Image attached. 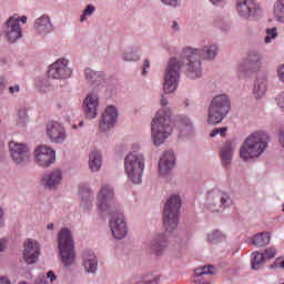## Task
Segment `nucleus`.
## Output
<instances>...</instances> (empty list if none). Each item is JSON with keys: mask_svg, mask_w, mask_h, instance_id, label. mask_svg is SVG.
Returning <instances> with one entry per match:
<instances>
[{"mask_svg": "<svg viewBox=\"0 0 284 284\" xmlns=\"http://www.w3.org/2000/svg\"><path fill=\"white\" fill-rule=\"evenodd\" d=\"M150 68V61L145 60L143 64V71L142 74H148V69Z\"/></svg>", "mask_w": 284, "mask_h": 284, "instance_id": "49530a36", "label": "nucleus"}, {"mask_svg": "<svg viewBox=\"0 0 284 284\" xmlns=\"http://www.w3.org/2000/svg\"><path fill=\"white\" fill-rule=\"evenodd\" d=\"M0 284H12L10 283V280L6 276L0 277Z\"/></svg>", "mask_w": 284, "mask_h": 284, "instance_id": "3c124183", "label": "nucleus"}, {"mask_svg": "<svg viewBox=\"0 0 284 284\" xmlns=\"http://www.w3.org/2000/svg\"><path fill=\"white\" fill-rule=\"evenodd\" d=\"M231 109L230 98L226 94L214 97L209 106V123L211 125L221 123Z\"/></svg>", "mask_w": 284, "mask_h": 284, "instance_id": "39448f33", "label": "nucleus"}, {"mask_svg": "<svg viewBox=\"0 0 284 284\" xmlns=\"http://www.w3.org/2000/svg\"><path fill=\"white\" fill-rule=\"evenodd\" d=\"M118 116H119V111L116 110V106L114 105L106 106L99 123V128L101 132H108V130H112V128L116 125Z\"/></svg>", "mask_w": 284, "mask_h": 284, "instance_id": "4468645a", "label": "nucleus"}, {"mask_svg": "<svg viewBox=\"0 0 284 284\" xmlns=\"http://www.w3.org/2000/svg\"><path fill=\"white\" fill-rule=\"evenodd\" d=\"M274 14L280 23H284V0H277L275 2Z\"/></svg>", "mask_w": 284, "mask_h": 284, "instance_id": "2f4dec72", "label": "nucleus"}, {"mask_svg": "<svg viewBox=\"0 0 284 284\" xmlns=\"http://www.w3.org/2000/svg\"><path fill=\"white\" fill-rule=\"evenodd\" d=\"M39 243L34 240H27L24 242L23 260L27 265H32L39 261Z\"/></svg>", "mask_w": 284, "mask_h": 284, "instance_id": "f3484780", "label": "nucleus"}, {"mask_svg": "<svg viewBox=\"0 0 284 284\" xmlns=\"http://www.w3.org/2000/svg\"><path fill=\"white\" fill-rule=\"evenodd\" d=\"M80 194L82 196L81 206L89 209L92 203V193L90 189L80 186Z\"/></svg>", "mask_w": 284, "mask_h": 284, "instance_id": "7c9ffc66", "label": "nucleus"}, {"mask_svg": "<svg viewBox=\"0 0 284 284\" xmlns=\"http://www.w3.org/2000/svg\"><path fill=\"white\" fill-rule=\"evenodd\" d=\"M47 278H50L51 283H53L54 281H57V275L54 274V272L49 271L47 273Z\"/></svg>", "mask_w": 284, "mask_h": 284, "instance_id": "c03bdc74", "label": "nucleus"}, {"mask_svg": "<svg viewBox=\"0 0 284 284\" xmlns=\"http://www.w3.org/2000/svg\"><path fill=\"white\" fill-rule=\"evenodd\" d=\"M58 247L60 250V255L62 263L65 267L74 265L77 261V253L74 252V241L72 240V233L70 230L62 229L58 236Z\"/></svg>", "mask_w": 284, "mask_h": 284, "instance_id": "20e7f679", "label": "nucleus"}, {"mask_svg": "<svg viewBox=\"0 0 284 284\" xmlns=\"http://www.w3.org/2000/svg\"><path fill=\"white\" fill-rule=\"evenodd\" d=\"M124 61H139V55L134 51H128L123 55Z\"/></svg>", "mask_w": 284, "mask_h": 284, "instance_id": "4c0bfd02", "label": "nucleus"}, {"mask_svg": "<svg viewBox=\"0 0 284 284\" xmlns=\"http://www.w3.org/2000/svg\"><path fill=\"white\" fill-rule=\"evenodd\" d=\"M263 263H265V255L258 252L253 253V261H252L253 270H260Z\"/></svg>", "mask_w": 284, "mask_h": 284, "instance_id": "72a5a7b5", "label": "nucleus"}, {"mask_svg": "<svg viewBox=\"0 0 284 284\" xmlns=\"http://www.w3.org/2000/svg\"><path fill=\"white\" fill-rule=\"evenodd\" d=\"M264 258H274L276 256V248L268 247L262 253Z\"/></svg>", "mask_w": 284, "mask_h": 284, "instance_id": "ea45409f", "label": "nucleus"}, {"mask_svg": "<svg viewBox=\"0 0 284 284\" xmlns=\"http://www.w3.org/2000/svg\"><path fill=\"white\" fill-rule=\"evenodd\" d=\"M270 144V135L265 131H257L246 138L240 149V156L244 161L258 159Z\"/></svg>", "mask_w": 284, "mask_h": 284, "instance_id": "f03ea898", "label": "nucleus"}, {"mask_svg": "<svg viewBox=\"0 0 284 284\" xmlns=\"http://www.w3.org/2000/svg\"><path fill=\"white\" fill-rule=\"evenodd\" d=\"M265 92H267V83L264 80H257L253 89L255 99L265 97Z\"/></svg>", "mask_w": 284, "mask_h": 284, "instance_id": "c756f323", "label": "nucleus"}, {"mask_svg": "<svg viewBox=\"0 0 284 284\" xmlns=\"http://www.w3.org/2000/svg\"><path fill=\"white\" fill-rule=\"evenodd\" d=\"M234 148H236V145L232 141L225 142L224 146L222 148L221 156H222V163L224 165H230L232 161V153L234 152Z\"/></svg>", "mask_w": 284, "mask_h": 284, "instance_id": "393cba45", "label": "nucleus"}, {"mask_svg": "<svg viewBox=\"0 0 284 284\" xmlns=\"http://www.w3.org/2000/svg\"><path fill=\"white\" fill-rule=\"evenodd\" d=\"M212 270H214L213 265L196 268L194 271V275L196 276V283H201V276H205V281H212Z\"/></svg>", "mask_w": 284, "mask_h": 284, "instance_id": "bb28decb", "label": "nucleus"}, {"mask_svg": "<svg viewBox=\"0 0 284 284\" xmlns=\"http://www.w3.org/2000/svg\"><path fill=\"white\" fill-rule=\"evenodd\" d=\"M36 284H48V277H45V275H39L36 280Z\"/></svg>", "mask_w": 284, "mask_h": 284, "instance_id": "37998d69", "label": "nucleus"}, {"mask_svg": "<svg viewBox=\"0 0 284 284\" xmlns=\"http://www.w3.org/2000/svg\"><path fill=\"white\" fill-rule=\"evenodd\" d=\"M227 133V128H220V129H215L211 132L210 136L214 138L217 134H220L221 136H225V134Z\"/></svg>", "mask_w": 284, "mask_h": 284, "instance_id": "a19ab883", "label": "nucleus"}, {"mask_svg": "<svg viewBox=\"0 0 284 284\" xmlns=\"http://www.w3.org/2000/svg\"><path fill=\"white\" fill-rule=\"evenodd\" d=\"M261 8L256 0H237L236 10L242 19H250V17H255Z\"/></svg>", "mask_w": 284, "mask_h": 284, "instance_id": "2eb2a0df", "label": "nucleus"}, {"mask_svg": "<svg viewBox=\"0 0 284 284\" xmlns=\"http://www.w3.org/2000/svg\"><path fill=\"white\" fill-rule=\"evenodd\" d=\"M213 6H219L223 0H210Z\"/></svg>", "mask_w": 284, "mask_h": 284, "instance_id": "5fc2aeb1", "label": "nucleus"}, {"mask_svg": "<svg viewBox=\"0 0 284 284\" xmlns=\"http://www.w3.org/2000/svg\"><path fill=\"white\" fill-rule=\"evenodd\" d=\"M110 227L114 239H125L128 234V226L123 213H114L110 220Z\"/></svg>", "mask_w": 284, "mask_h": 284, "instance_id": "ddd939ff", "label": "nucleus"}, {"mask_svg": "<svg viewBox=\"0 0 284 284\" xmlns=\"http://www.w3.org/2000/svg\"><path fill=\"white\" fill-rule=\"evenodd\" d=\"M94 12H97V8H94L92 4H88L80 17V21L82 23L83 21H88V17H92Z\"/></svg>", "mask_w": 284, "mask_h": 284, "instance_id": "c9c22d12", "label": "nucleus"}, {"mask_svg": "<svg viewBox=\"0 0 284 284\" xmlns=\"http://www.w3.org/2000/svg\"><path fill=\"white\" fill-rule=\"evenodd\" d=\"M219 52L216 44L204 47L201 52L199 49L186 48L182 52V60L172 58L165 70L163 90L170 94L176 90L181 77V65L186 64V77L189 79H199L201 77V59H214Z\"/></svg>", "mask_w": 284, "mask_h": 284, "instance_id": "f257e3e1", "label": "nucleus"}, {"mask_svg": "<svg viewBox=\"0 0 284 284\" xmlns=\"http://www.w3.org/2000/svg\"><path fill=\"white\" fill-rule=\"evenodd\" d=\"M47 136L52 143H63L67 139L65 128L59 122H49L47 124Z\"/></svg>", "mask_w": 284, "mask_h": 284, "instance_id": "dca6fc26", "label": "nucleus"}, {"mask_svg": "<svg viewBox=\"0 0 284 284\" xmlns=\"http://www.w3.org/2000/svg\"><path fill=\"white\" fill-rule=\"evenodd\" d=\"M164 6H171V8H176L179 6V0H161Z\"/></svg>", "mask_w": 284, "mask_h": 284, "instance_id": "79ce46f5", "label": "nucleus"}, {"mask_svg": "<svg viewBox=\"0 0 284 284\" xmlns=\"http://www.w3.org/2000/svg\"><path fill=\"white\" fill-rule=\"evenodd\" d=\"M172 111L160 109L151 123V135L154 145H162L165 139L172 134Z\"/></svg>", "mask_w": 284, "mask_h": 284, "instance_id": "7ed1b4c3", "label": "nucleus"}, {"mask_svg": "<svg viewBox=\"0 0 284 284\" xmlns=\"http://www.w3.org/2000/svg\"><path fill=\"white\" fill-rule=\"evenodd\" d=\"M61 181H63V173L61 170L55 169L43 178L42 183L45 187H49V190H54Z\"/></svg>", "mask_w": 284, "mask_h": 284, "instance_id": "4be33fe9", "label": "nucleus"}, {"mask_svg": "<svg viewBox=\"0 0 284 284\" xmlns=\"http://www.w3.org/2000/svg\"><path fill=\"white\" fill-rule=\"evenodd\" d=\"M6 79L0 78V92H3V90H6Z\"/></svg>", "mask_w": 284, "mask_h": 284, "instance_id": "09e8293b", "label": "nucleus"}, {"mask_svg": "<svg viewBox=\"0 0 284 284\" xmlns=\"http://www.w3.org/2000/svg\"><path fill=\"white\" fill-rule=\"evenodd\" d=\"M6 250V244L3 242H0V252H3Z\"/></svg>", "mask_w": 284, "mask_h": 284, "instance_id": "4d7b16f0", "label": "nucleus"}, {"mask_svg": "<svg viewBox=\"0 0 284 284\" xmlns=\"http://www.w3.org/2000/svg\"><path fill=\"white\" fill-rule=\"evenodd\" d=\"M210 281L211 280H205V276H201V282H196V275H195L194 284H211Z\"/></svg>", "mask_w": 284, "mask_h": 284, "instance_id": "a18cd8bd", "label": "nucleus"}, {"mask_svg": "<svg viewBox=\"0 0 284 284\" xmlns=\"http://www.w3.org/2000/svg\"><path fill=\"white\" fill-rule=\"evenodd\" d=\"M47 229H48V230H54V224H52V223L48 224V225H47Z\"/></svg>", "mask_w": 284, "mask_h": 284, "instance_id": "13d9d810", "label": "nucleus"}, {"mask_svg": "<svg viewBox=\"0 0 284 284\" xmlns=\"http://www.w3.org/2000/svg\"><path fill=\"white\" fill-rule=\"evenodd\" d=\"M206 201L211 207H216V205L221 207L225 203H230V195L221 191H211L207 193Z\"/></svg>", "mask_w": 284, "mask_h": 284, "instance_id": "aec40b11", "label": "nucleus"}, {"mask_svg": "<svg viewBox=\"0 0 284 284\" xmlns=\"http://www.w3.org/2000/svg\"><path fill=\"white\" fill-rule=\"evenodd\" d=\"M3 219V210L0 209V221Z\"/></svg>", "mask_w": 284, "mask_h": 284, "instance_id": "bf43d9fd", "label": "nucleus"}, {"mask_svg": "<svg viewBox=\"0 0 284 284\" xmlns=\"http://www.w3.org/2000/svg\"><path fill=\"white\" fill-rule=\"evenodd\" d=\"M36 161L41 168H50L54 163L57 155L50 146H38L34 151Z\"/></svg>", "mask_w": 284, "mask_h": 284, "instance_id": "f8f14e48", "label": "nucleus"}, {"mask_svg": "<svg viewBox=\"0 0 284 284\" xmlns=\"http://www.w3.org/2000/svg\"><path fill=\"white\" fill-rule=\"evenodd\" d=\"M278 105L280 108H284V94L278 98Z\"/></svg>", "mask_w": 284, "mask_h": 284, "instance_id": "603ef678", "label": "nucleus"}, {"mask_svg": "<svg viewBox=\"0 0 284 284\" xmlns=\"http://www.w3.org/2000/svg\"><path fill=\"white\" fill-rule=\"evenodd\" d=\"M73 130H77V125L75 124H73Z\"/></svg>", "mask_w": 284, "mask_h": 284, "instance_id": "052dcab7", "label": "nucleus"}, {"mask_svg": "<svg viewBox=\"0 0 284 284\" xmlns=\"http://www.w3.org/2000/svg\"><path fill=\"white\" fill-rule=\"evenodd\" d=\"M101 162H102L101 152L93 151L89 155V168H91L92 172H99V170H101Z\"/></svg>", "mask_w": 284, "mask_h": 284, "instance_id": "a878e982", "label": "nucleus"}, {"mask_svg": "<svg viewBox=\"0 0 284 284\" xmlns=\"http://www.w3.org/2000/svg\"><path fill=\"white\" fill-rule=\"evenodd\" d=\"M9 150L14 163H28L30 161V149L24 143L14 141L9 142Z\"/></svg>", "mask_w": 284, "mask_h": 284, "instance_id": "9d476101", "label": "nucleus"}, {"mask_svg": "<svg viewBox=\"0 0 284 284\" xmlns=\"http://www.w3.org/2000/svg\"><path fill=\"white\" fill-rule=\"evenodd\" d=\"M179 214H181V197L172 195L163 211V225L166 232H172L179 227Z\"/></svg>", "mask_w": 284, "mask_h": 284, "instance_id": "423d86ee", "label": "nucleus"}, {"mask_svg": "<svg viewBox=\"0 0 284 284\" xmlns=\"http://www.w3.org/2000/svg\"><path fill=\"white\" fill-rule=\"evenodd\" d=\"M6 34L10 43H14V41H18V39H21L22 32H21V26L19 24V17L13 16L9 18V20L7 21Z\"/></svg>", "mask_w": 284, "mask_h": 284, "instance_id": "a211bd4d", "label": "nucleus"}, {"mask_svg": "<svg viewBox=\"0 0 284 284\" xmlns=\"http://www.w3.org/2000/svg\"><path fill=\"white\" fill-rule=\"evenodd\" d=\"M271 241L270 233L264 232V233H257L256 235L253 236L252 243L256 247H265Z\"/></svg>", "mask_w": 284, "mask_h": 284, "instance_id": "cd10ccee", "label": "nucleus"}, {"mask_svg": "<svg viewBox=\"0 0 284 284\" xmlns=\"http://www.w3.org/2000/svg\"><path fill=\"white\" fill-rule=\"evenodd\" d=\"M166 248L168 237L165 236V234H158L151 243L150 251L152 252V254H156V256H160V254H163Z\"/></svg>", "mask_w": 284, "mask_h": 284, "instance_id": "5701e85b", "label": "nucleus"}, {"mask_svg": "<svg viewBox=\"0 0 284 284\" xmlns=\"http://www.w3.org/2000/svg\"><path fill=\"white\" fill-rule=\"evenodd\" d=\"M21 23H28V17L23 16L20 19Z\"/></svg>", "mask_w": 284, "mask_h": 284, "instance_id": "6e6d98bb", "label": "nucleus"}, {"mask_svg": "<svg viewBox=\"0 0 284 284\" xmlns=\"http://www.w3.org/2000/svg\"><path fill=\"white\" fill-rule=\"evenodd\" d=\"M263 59L258 51H250L248 55L237 65L236 72L239 77H247L250 72L256 70V64Z\"/></svg>", "mask_w": 284, "mask_h": 284, "instance_id": "1a4fd4ad", "label": "nucleus"}, {"mask_svg": "<svg viewBox=\"0 0 284 284\" xmlns=\"http://www.w3.org/2000/svg\"><path fill=\"white\" fill-rule=\"evenodd\" d=\"M114 201V187L110 184H103L97 195V206L100 212H112V202Z\"/></svg>", "mask_w": 284, "mask_h": 284, "instance_id": "6e6552de", "label": "nucleus"}, {"mask_svg": "<svg viewBox=\"0 0 284 284\" xmlns=\"http://www.w3.org/2000/svg\"><path fill=\"white\" fill-rule=\"evenodd\" d=\"M209 243H221L225 241V234H222L221 231L215 230L207 235Z\"/></svg>", "mask_w": 284, "mask_h": 284, "instance_id": "f704fd0d", "label": "nucleus"}, {"mask_svg": "<svg viewBox=\"0 0 284 284\" xmlns=\"http://www.w3.org/2000/svg\"><path fill=\"white\" fill-rule=\"evenodd\" d=\"M34 28L39 34H49V32H52L54 30V27L52 26V21H50V17L48 16H41L36 20Z\"/></svg>", "mask_w": 284, "mask_h": 284, "instance_id": "b1692460", "label": "nucleus"}, {"mask_svg": "<svg viewBox=\"0 0 284 284\" xmlns=\"http://www.w3.org/2000/svg\"><path fill=\"white\" fill-rule=\"evenodd\" d=\"M49 79H69L72 77V70L68 68V60L60 59L52 63L48 70Z\"/></svg>", "mask_w": 284, "mask_h": 284, "instance_id": "9b49d317", "label": "nucleus"}, {"mask_svg": "<svg viewBox=\"0 0 284 284\" xmlns=\"http://www.w3.org/2000/svg\"><path fill=\"white\" fill-rule=\"evenodd\" d=\"M84 74L87 81L91 84L99 83V81H101V75L98 72L92 71V69H85Z\"/></svg>", "mask_w": 284, "mask_h": 284, "instance_id": "473e14b6", "label": "nucleus"}, {"mask_svg": "<svg viewBox=\"0 0 284 284\" xmlns=\"http://www.w3.org/2000/svg\"><path fill=\"white\" fill-rule=\"evenodd\" d=\"M83 108L85 112L87 119H97L99 108V97L94 93H90L87 95L85 100L83 101Z\"/></svg>", "mask_w": 284, "mask_h": 284, "instance_id": "6ab92c4d", "label": "nucleus"}, {"mask_svg": "<svg viewBox=\"0 0 284 284\" xmlns=\"http://www.w3.org/2000/svg\"><path fill=\"white\" fill-rule=\"evenodd\" d=\"M194 134V129H192V123H187L186 126L182 129L183 136H192Z\"/></svg>", "mask_w": 284, "mask_h": 284, "instance_id": "58836bf2", "label": "nucleus"}, {"mask_svg": "<svg viewBox=\"0 0 284 284\" xmlns=\"http://www.w3.org/2000/svg\"><path fill=\"white\" fill-rule=\"evenodd\" d=\"M98 265L99 262L97 261V256H94L93 253L89 254L83 263L84 270L91 274L97 272Z\"/></svg>", "mask_w": 284, "mask_h": 284, "instance_id": "c85d7f7f", "label": "nucleus"}, {"mask_svg": "<svg viewBox=\"0 0 284 284\" xmlns=\"http://www.w3.org/2000/svg\"><path fill=\"white\" fill-rule=\"evenodd\" d=\"M125 172L133 183H141L143 170H145V158L141 153H129L124 160Z\"/></svg>", "mask_w": 284, "mask_h": 284, "instance_id": "0eeeda50", "label": "nucleus"}, {"mask_svg": "<svg viewBox=\"0 0 284 284\" xmlns=\"http://www.w3.org/2000/svg\"><path fill=\"white\" fill-rule=\"evenodd\" d=\"M161 105H163V106L168 105V99H165V97H163V95L161 99Z\"/></svg>", "mask_w": 284, "mask_h": 284, "instance_id": "864d4df0", "label": "nucleus"}, {"mask_svg": "<svg viewBox=\"0 0 284 284\" xmlns=\"http://www.w3.org/2000/svg\"><path fill=\"white\" fill-rule=\"evenodd\" d=\"M19 84L9 88V94H14V92H19Z\"/></svg>", "mask_w": 284, "mask_h": 284, "instance_id": "de8ad7c7", "label": "nucleus"}, {"mask_svg": "<svg viewBox=\"0 0 284 284\" xmlns=\"http://www.w3.org/2000/svg\"><path fill=\"white\" fill-rule=\"evenodd\" d=\"M80 125H83V121L80 122Z\"/></svg>", "mask_w": 284, "mask_h": 284, "instance_id": "680f3d73", "label": "nucleus"}, {"mask_svg": "<svg viewBox=\"0 0 284 284\" xmlns=\"http://www.w3.org/2000/svg\"><path fill=\"white\" fill-rule=\"evenodd\" d=\"M171 29L173 32H179V22L172 21Z\"/></svg>", "mask_w": 284, "mask_h": 284, "instance_id": "8fccbe9b", "label": "nucleus"}, {"mask_svg": "<svg viewBox=\"0 0 284 284\" xmlns=\"http://www.w3.org/2000/svg\"><path fill=\"white\" fill-rule=\"evenodd\" d=\"M276 37H278V31H277L276 27L266 29V37H265L264 41H265V43H272V41H274V39H276Z\"/></svg>", "mask_w": 284, "mask_h": 284, "instance_id": "e433bc0d", "label": "nucleus"}, {"mask_svg": "<svg viewBox=\"0 0 284 284\" xmlns=\"http://www.w3.org/2000/svg\"><path fill=\"white\" fill-rule=\"evenodd\" d=\"M176 158H174V152L168 151L165 152L159 162L160 174H168L172 168H174V163Z\"/></svg>", "mask_w": 284, "mask_h": 284, "instance_id": "412c9836", "label": "nucleus"}]
</instances>
